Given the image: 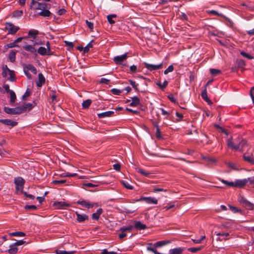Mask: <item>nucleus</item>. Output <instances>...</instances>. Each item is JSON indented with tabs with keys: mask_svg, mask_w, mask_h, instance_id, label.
<instances>
[{
	"mask_svg": "<svg viewBox=\"0 0 254 254\" xmlns=\"http://www.w3.org/2000/svg\"><path fill=\"white\" fill-rule=\"evenodd\" d=\"M38 44L37 43L34 42L33 45H25L23 46V49L25 51L29 52L34 57L37 56L38 54L41 56H45L47 54V49L43 47H40L37 50L36 49L35 46Z\"/></svg>",
	"mask_w": 254,
	"mask_h": 254,
	"instance_id": "1",
	"label": "nucleus"
},
{
	"mask_svg": "<svg viewBox=\"0 0 254 254\" xmlns=\"http://www.w3.org/2000/svg\"><path fill=\"white\" fill-rule=\"evenodd\" d=\"M238 201L245 207L249 210L254 208V204L247 200L244 197L240 196L238 198Z\"/></svg>",
	"mask_w": 254,
	"mask_h": 254,
	"instance_id": "2",
	"label": "nucleus"
},
{
	"mask_svg": "<svg viewBox=\"0 0 254 254\" xmlns=\"http://www.w3.org/2000/svg\"><path fill=\"white\" fill-rule=\"evenodd\" d=\"M3 110L5 113L9 115H19L22 114V110L20 107H17L14 108L4 107Z\"/></svg>",
	"mask_w": 254,
	"mask_h": 254,
	"instance_id": "3",
	"label": "nucleus"
},
{
	"mask_svg": "<svg viewBox=\"0 0 254 254\" xmlns=\"http://www.w3.org/2000/svg\"><path fill=\"white\" fill-rule=\"evenodd\" d=\"M5 29L8 31V34L13 35L17 32L19 29V28L17 26H14L11 22H6L5 23Z\"/></svg>",
	"mask_w": 254,
	"mask_h": 254,
	"instance_id": "4",
	"label": "nucleus"
},
{
	"mask_svg": "<svg viewBox=\"0 0 254 254\" xmlns=\"http://www.w3.org/2000/svg\"><path fill=\"white\" fill-rule=\"evenodd\" d=\"M25 182V180L22 177L15 178L14 183L16 185V190L18 191L19 190H23Z\"/></svg>",
	"mask_w": 254,
	"mask_h": 254,
	"instance_id": "5",
	"label": "nucleus"
},
{
	"mask_svg": "<svg viewBox=\"0 0 254 254\" xmlns=\"http://www.w3.org/2000/svg\"><path fill=\"white\" fill-rule=\"evenodd\" d=\"M144 64L145 67L149 71H152L153 70H157L158 69H161L163 67V63H161L158 64H148L144 62Z\"/></svg>",
	"mask_w": 254,
	"mask_h": 254,
	"instance_id": "6",
	"label": "nucleus"
},
{
	"mask_svg": "<svg viewBox=\"0 0 254 254\" xmlns=\"http://www.w3.org/2000/svg\"><path fill=\"white\" fill-rule=\"evenodd\" d=\"M249 182V178L248 179L236 180L234 182V188H243Z\"/></svg>",
	"mask_w": 254,
	"mask_h": 254,
	"instance_id": "7",
	"label": "nucleus"
},
{
	"mask_svg": "<svg viewBox=\"0 0 254 254\" xmlns=\"http://www.w3.org/2000/svg\"><path fill=\"white\" fill-rule=\"evenodd\" d=\"M0 123L4 125L10 127H15L18 124L17 122L13 121L10 119H0Z\"/></svg>",
	"mask_w": 254,
	"mask_h": 254,
	"instance_id": "8",
	"label": "nucleus"
},
{
	"mask_svg": "<svg viewBox=\"0 0 254 254\" xmlns=\"http://www.w3.org/2000/svg\"><path fill=\"white\" fill-rule=\"evenodd\" d=\"M78 204L81 205L82 207L89 208L94 206V203H91L88 201L80 199L77 201Z\"/></svg>",
	"mask_w": 254,
	"mask_h": 254,
	"instance_id": "9",
	"label": "nucleus"
},
{
	"mask_svg": "<svg viewBox=\"0 0 254 254\" xmlns=\"http://www.w3.org/2000/svg\"><path fill=\"white\" fill-rule=\"evenodd\" d=\"M243 158L245 161L252 165H254V157L252 154L244 153Z\"/></svg>",
	"mask_w": 254,
	"mask_h": 254,
	"instance_id": "10",
	"label": "nucleus"
},
{
	"mask_svg": "<svg viewBox=\"0 0 254 254\" xmlns=\"http://www.w3.org/2000/svg\"><path fill=\"white\" fill-rule=\"evenodd\" d=\"M140 200H144L149 204H157L158 202L157 200L155 198L152 197H141L139 199H138L136 201Z\"/></svg>",
	"mask_w": 254,
	"mask_h": 254,
	"instance_id": "11",
	"label": "nucleus"
},
{
	"mask_svg": "<svg viewBox=\"0 0 254 254\" xmlns=\"http://www.w3.org/2000/svg\"><path fill=\"white\" fill-rule=\"evenodd\" d=\"M127 54H125L121 56H116L114 58V61L117 64H121L122 62L127 58Z\"/></svg>",
	"mask_w": 254,
	"mask_h": 254,
	"instance_id": "12",
	"label": "nucleus"
},
{
	"mask_svg": "<svg viewBox=\"0 0 254 254\" xmlns=\"http://www.w3.org/2000/svg\"><path fill=\"white\" fill-rule=\"evenodd\" d=\"M54 205L58 209H64L69 206V204L64 201L55 202Z\"/></svg>",
	"mask_w": 254,
	"mask_h": 254,
	"instance_id": "13",
	"label": "nucleus"
},
{
	"mask_svg": "<svg viewBox=\"0 0 254 254\" xmlns=\"http://www.w3.org/2000/svg\"><path fill=\"white\" fill-rule=\"evenodd\" d=\"M45 82V78L42 73L38 74V80L36 82V85L38 87H41Z\"/></svg>",
	"mask_w": 254,
	"mask_h": 254,
	"instance_id": "14",
	"label": "nucleus"
},
{
	"mask_svg": "<svg viewBox=\"0 0 254 254\" xmlns=\"http://www.w3.org/2000/svg\"><path fill=\"white\" fill-rule=\"evenodd\" d=\"M131 102L129 105L131 107H137L140 104L139 99L137 96H134L131 98Z\"/></svg>",
	"mask_w": 254,
	"mask_h": 254,
	"instance_id": "15",
	"label": "nucleus"
},
{
	"mask_svg": "<svg viewBox=\"0 0 254 254\" xmlns=\"http://www.w3.org/2000/svg\"><path fill=\"white\" fill-rule=\"evenodd\" d=\"M201 95L202 98L204 101H205L208 104L211 105L212 104L211 101L208 97L207 90L206 88H205V89L202 91Z\"/></svg>",
	"mask_w": 254,
	"mask_h": 254,
	"instance_id": "16",
	"label": "nucleus"
},
{
	"mask_svg": "<svg viewBox=\"0 0 254 254\" xmlns=\"http://www.w3.org/2000/svg\"><path fill=\"white\" fill-rule=\"evenodd\" d=\"M75 213L77 216V221L79 223L83 222L88 219V215L86 214H81L77 212H76Z\"/></svg>",
	"mask_w": 254,
	"mask_h": 254,
	"instance_id": "17",
	"label": "nucleus"
},
{
	"mask_svg": "<svg viewBox=\"0 0 254 254\" xmlns=\"http://www.w3.org/2000/svg\"><path fill=\"white\" fill-rule=\"evenodd\" d=\"M184 248L182 247L172 249L169 250V254H182Z\"/></svg>",
	"mask_w": 254,
	"mask_h": 254,
	"instance_id": "18",
	"label": "nucleus"
},
{
	"mask_svg": "<svg viewBox=\"0 0 254 254\" xmlns=\"http://www.w3.org/2000/svg\"><path fill=\"white\" fill-rule=\"evenodd\" d=\"M114 113V111H109L105 112H103L100 114H98V117L99 118H104L106 117H109L112 116Z\"/></svg>",
	"mask_w": 254,
	"mask_h": 254,
	"instance_id": "19",
	"label": "nucleus"
},
{
	"mask_svg": "<svg viewBox=\"0 0 254 254\" xmlns=\"http://www.w3.org/2000/svg\"><path fill=\"white\" fill-rule=\"evenodd\" d=\"M39 34V32L37 30L31 29L28 31V36L30 38L35 39Z\"/></svg>",
	"mask_w": 254,
	"mask_h": 254,
	"instance_id": "20",
	"label": "nucleus"
},
{
	"mask_svg": "<svg viewBox=\"0 0 254 254\" xmlns=\"http://www.w3.org/2000/svg\"><path fill=\"white\" fill-rule=\"evenodd\" d=\"M20 107L22 110V113H23L26 111L27 109L28 110H31L33 106L32 103H27L24 104L22 106H20Z\"/></svg>",
	"mask_w": 254,
	"mask_h": 254,
	"instance_id": "21",
	"label": "nucleus"
},
{
	"mask_svg": "<svg viewBox=\"0 0 254 254\" xmlns=\"http://www.w3.org/2000/svg\"><path fill=\"white\" fill-rule=\"evenodd\" d=\"M24 68L27 71H30L32 72L33 74H36L37 72V69L36 67L32 64H28L27 65H25L24 67Z\"/></svg>",
	"mask_w": 254,
	"mask_h": 254,
	"instance_id": "22",
	"label": "nucleus"
},
{
	"mask_svg": "<svg viewBox=\"0 0 254 254\" xmlns=\"http://www.w3.org/2000/svg\"><path fill=\"white\" fill-rule=\"evenodd\" d=\"M247 145V141L245 139H242V140L239 144H236V146H238L239 147L238 150L240 151V152H243V148Z\"/></svg>",
	"mask_w": 254,
	"mask_h": 254,
	"instance_id": "23",
	"label": "nucleus"
},
{
	"mask_svg": "<svg viewBox=\"0 0 254 254\" xmlns=\"http://www.w3.org/2000/svg\"><path fill=\"white\" fill-rule=\"evenodd\" d=\"M134 227L138 230H144L147 228L146 225L142 223L140 221H136Z\"/></svg>",
	"mask_w": 254,
	"mask_h": 254,
	"instance_id": "24",
	"label": "nucleus"
},
{
	"mask_svg": "<svg viewBox=\"0 0 254 254\" xmlns=\"http://www.w3.org/2000/svg\"><path fill=\"white\" fill-rule=\"evenodd\" d=\"M102 212L103 209L102 208H99L97 210L96 212L92 214V218L96 220H98L100 215L102 213Z\"/></svg>",
	"mask_w": 254,
	"mask_h": 254,
	"instance_id": "25",
	"label": "nucleus"
},
{
	"mask_svg": "<svg viewBox=\"0 0 254 254\" xmlns=\"http://www.w3.org/2000/svg\"><path fill=\"white\" fill-rule=\"evenodd\" d=\"M227 145L231 149L235 151L238 150V147L236 146V145L234 144L232 138H230L227 140Z\"/></svg>",
	"mask_w": 254,
	"mask_h": 254,
	"instance_id": "26",
	"label": "nucleus"
},
{
	"mask_svg": "<svg viewBox=\"0 0 254 254\" xmlns=\"http://www.w3.org/2000/svg\"><path fill=\"white\" fill-rule=\"evenodd\" d=\"M236 64L239 68H242V69L244 68V67L246 65L245 61L242 59L236 60Z\"/></svg>",
	"mask_w": 254,
	"mask_h": 254,
	"instance_id": "27",
	"label": "nucleus"
},
{
	"mask_svg": "<svg viewBox=\"0 0 254 254\" xmlns=\"http://www.w3.org/2000/svg\"><path fill=\"white\" fill-rule=\"evenodd\" d=\"M169 243H170L169 241H158V242H156L154 244L153 246L155 248H159V247H161L162 246H164L168 244Z\"/></svg>",
	"mask_w": 254,
	"mask_h": 254,
	"instance_id": "28",
	"label": "nucleus"
},
{
	"mask_svg": "<svg viewBox=\"0 0 254 254\" xmlns=\"http://www.w3.org/2000/svg\"><path fill=\"white\" fill-rule=\"evenodd\" d=\"M16 52L17 51L13 50H12L9 52L8 59L11 63H13L15 61Z\"/></svg>",
	"mask_w": 254,
	"mask_h": 254,
	"instance_id": "29",
	"label": "nucleus"
},
{
	"mask_svg": "<svg viewBox=\"0 0 254 254\" xmlns=\"http://www.w3.org/2000/svg\"><path fill=\"white\" fill-rule=\"evenodd\" d=\"M137 171L142 175L149 178L150 177V175L151 174L150 172L146 171L143 169L140 168L137 169Z\"/></svg>",
	"mask_w": 254,
	"mask_h": 254,
	"instance_id": "30",
	"label": "nucleus"
},
{
	"mask_svg": "<svg viewBox=\"0 0 254 254\" xmlns=\"http://www.w3.org/2000/svg\"><path fill=\"white\" fill-rule=\"evenodd\" d=\"M10 249L7 250V252L10 254H15L18 252V249L13 245V244L10 245Z\"/></svg>",
	"mask_w": 254,
	"mask_h": 254,
	"instance_id": "31",
	"label": "nucleus"
},
{
	"mask_svg": "<svg viewBox=\"0 0 254 254\" xmlns=\"http://www.w3.org/2000/svg\"><path fill=\"white\" fill-rule=\"evenodd\" d=\"M9 93L10 98L9 102L10 103L12 104L15 102V100L16 99V96L15 92L13 90L10 91V92H9Z\"/></svg>",
	"mask_w": 254,
	"mask_h": 254,
	"instance_id": "32",
	"label": "nucleus"
},
{
	"mask_svg": "<svg viewBox=\"0 0 254 254\" xmlns=\"http://www.w3.org/2000/svg\"><path fill=\"white\" fill-rule=\"evenodd\" d=\"M218 179L223 184L226 185L227 186L234 188V182H229L228 181L225 180L221 179V178H219Z\"/></svg>",
	"mask_w": 254,
	"mask_h": 254,
	"instance_id": "33",
	"label": "nucleus"
},
{
	"mask_svg": "<svg viewBox=\"0 0 254 254\" xmlns=\"http://www.w3.org/2000/svg\"><path fill=\"white\" fill-rule=\"evenodd\" d=\"M92 103V101L90 99H87L84 101L82 104V108L83 109L88 108Z\"/></svg>",
	"mask_w": 254,
	"mask_h": 254,
	"instance_id": "34",
	"label": "nucleus"
},
{
	"mask_svg": "<svg viewBox=\"0 0 254 254\" xmlns=\"http://www.w3.org/2000/svg\"><path fill=\"white\" fill-rule=\"evenodd\" d=\"M9 235L11 236L24 237L26 234L22 232H14L10 233Z\"/></svg>",
	"mask_w": 254,
	"mask_h": 254,
	"instance_id": "35",
	"label": "nucleus"
},
{
	"mask_svg": "<svg viewBox=\"0 0 254 254\" xmlns=\"http://www.w3.org/2000/svg\"><path fill=\"white\" fill-rule=\"evenodd\" d=\"M19 46L17 45L16 43H15V42L14 41L12 43H10L7 44H6L4 46V48L5 50H7L9 48H12L14 47H18Z\"/></svg>",
	"mask_w": 254,
	"mask_h": 254,
	"instance_id": "36",
	"label": "nucleus"
},
{
	"mask_svg": "<svg viewBox=\"0 0 254 254\" xmlns=\"http://www.w3.org/2000/svg\"><path fill=\"white\" fill-rule=\"evenodd\" d=\"M202 248V247H199L197 248H188V251L190 253L195 254L200 251Z\"/></svg>",
	"mask_w": 254,
	"mask_h": 254,
	"instance_id": "37",
	"label": "nucleus"
},
{
	"mask_svg": "<svg viewBox=\"0 0 254 254\" xmlns=\"http://www.w3.org/2000/svg\"><path fill=\"white\" fill-rule=\"evenodd\" d=\"M134 228L133 226L130 225L127 227H122L120 228V231L122 232H125V231H131Z\"/></svg>",
	"mask_w": 254,
	"mask_h": 254,
	"instance_id": "38",
	"label": "nucleus"
},
{
	"mask_svg": "<svg viewBox=\"0 0 254 254\" xmlns=\"http://www.w3.org/2000/svg\"><path fill=\"white\" fill-rule=\"evenodd\" d=\"M117 17L116 15L115 14H111L107 16V20L111 24H113L115 23V21L113 19V18H116Z\"/></svg>",
	"mask_w": 254,
	"mask_h": 254,
	"instance_id": "39",
	"label": "nucleus"
},
{
	"mask_svg": "<svg viewBox=\"0 0 254 254\" xmlns=\"http://www.w3.org/2000/svg\"><path fill=\"white\" fill-rule=\"evenodd\" d=\"M93 42V40H92L90 41L86 47H84L83 49V52L84 53H88L89 51L90 48H92L93 47V44L92 42Z\"/></svg>",
	"mask_w": 254,
	"mask_h": 254,
	"instance_id": "40",
	"label": "nucleus"
},
{
	"mask_svg": "<svg viewBox=\"0 0 254 254\" xmlns=\"http://www.w3.org/2000/svg\"><path fill=\"white\" fill-rule=\"evenodd\" d=\"M75 252V251H66L59 250L56 251L57 254H74Z\"/></svg>",
	"mask_w": 254,
	"mask_h": 254,
	"instance_id": "41",
	"label": "nucleus"
},
{
	"mask_svg": "<svg viewBox=\"0 0 254 254\" xmlns=\"http://www.w3.org/2000/svg\"><path fill=\"white\" fill-rule=\"evenodd\" d=\"M128 81L130 85L134 89V90L137 92H139V89L138 88V84L136 83L134 81H133L132 80H129Z\"/></svg>",
	"mask_w": 254,
	"mask_h": 254,
	"instance_id": "42",
	"label": "nucleus"
},
{
	"mask_svg": "<svg viewBox=\"0 0 254 254\" xmlns=\"http://www.w3.org/2000/svg\"><path fill=\"white\" fill-rule=\"evenodd\" d=\"M121 182L126 188L129 190H132L133 189V187L127 181L122 180L121 181Z\"/></svg>",
	"mask_w": 254,
	"mask_h": 254,
	"instance_id": "43",
	"label": "nucleus"
},
{
	"mask_svg": "<svg viewBox=\"0 0 254 254\" xmlns=\"http://www.w3.org/2000/svg\"><path fill=\"white\" fill-rule=\"evenodd\" d=\"M210 72L212 75H216L221 73V71L220 70L215 68H210Z\"/></svg>",
	"mask_w": 254,
	"mask_h": 254,
	"instance_id": "44",
	"label": "nucleus"
},
{
	"mask_svg": "<svg viewBox=\"0 0 254 254\" xmlns=\"http://www.w3.org/2000/svg\"><path fill=\"white\" fill-rule=\"evenodd\" d=\"M23 15L22 10H16L13 12V16L14 17H20Z\"/></svg>",
	"mask_w": 254,
	"mask_h": 254,
	"instance_id": "45",
	"label": "nucleus"
},
{
	"mask_svg": "<svg viewBox=\"0 0 254 254\" xmlns=\"http://www.w3.org/2000/svg\"><path fill=\"white\" fill-rule=\"evenodd\" d=\"M123 91V90H120L116 88H113L111 90V92L114 95H119Z\"/></svg>",
	"mask_w": 254,
	"mask_h": 254,
	"instance_id": "46",
	"label": "nucleus"
},
{
	"mask_svg": "<svg viewBox=\"0 0 254 254\" xmlns=\"http://www.w3.org/2000/svg\"><path fill=\"white\" fill-rule=\"evenodd\" d=\"M156 137L160 139L162 138L160 130L159 128V127L158 125L156 126Z\"/></svg>",
	"mask_w": 254,
	"mask_h": 254,
	"instance_id": "47",
	"label": "nucleus"
},
{
	"mask_svg": "<svg viewBox=\"0 0 254 254\" xmlns=\"http://www.w3.org/2000/svg\"><path fill=\"white\" fill-rule=\"evenodd\" d=\"M8 74L9 75V77L8 78V79L9 80L11 81H13L15 79V75L14 71L13 70H9L8 72Z\"/></svg>",
	"mask_w": 254,
	"mask_h": 254,
	"instance_id": "48",
	"label": "nucleus"
},
{
	"mask_svg": "<svg viewBox=\"0 0 254 254\" xmlns=\"http://www.w3.org/2000/svg\"><path fill=\"white\" fill-rule=\"evenodd\" d=\"M168 84V82L167 80H165L163 84H161V83H157V85L162 90L165 88L167 86Z\"/></svg>",
	"mask_w": 254,
	"mask_h": 254,
	"instance_id": "49",
	"label": "nucleus"
},
{
	"mask_svg": "<svg viewBox=\"0 0 254 254\" xmlns=\"http://www.w3.org/2000/svg\"><path fill=\"white\" fill-rule=\"evenodd\" d=\"M31 94V91L29 89H27L26 92L24 93V94L22 96V100H25L26 98H27L30 96Z\"/></svg>",
	"mask_w": 254,
	"mask_h": 254,
	"instance_id": "50",
	"label": "nucleus"
},
{
	"mask_svg": "<svg viewBox=\"0 0 254 254\" xmlns=\"http://www.w3.org/2000/svg\"><path fill=\"white\" fill-rule=\"evenodd\" d=\"M228 167L231 168L233 170H238V166L235 163H229L228 164Z\"/></svg>",
	"mask_w": 254,
	"mask_h": 254,
	"instance_id": "51",
	"label": "nucleus"
},
{
	"mask_svg": "<svg viewBox=\"0 0 254 254\" xmlns=\"http://www.w3.org/2000/svg\"><path fill=\"white\" fill-rule=\"evenodd\" d=\"M152 245V243L147 244V250L150 252H152L155 254L157 251L154 248L151 247Z\"/></svg>",
	"mask_w": 254,
	"mask_h": 254,
	"instance_id": "52",
	"label": "nucleus"
},
{
	"mask_svg": "<svg viewBox=\"0 0 254 254\" xmlns=\"http://www.w3.org/2000/svg\"><path fill=\"white\" fill-rule=\"evenodd\" d=\"M174 70V66L173 65H170L168 66V67L164 70V73L165 74H167L168 73L172 72Z\"/></svg>",
	"mask_w": 254,
	"mask_h": 254,
	"instance_id": "53",
	"label": "nucleus"
},
{
	"mask_svg": "<svg viewBox=\"0 0 254 254\" xmlns=\"http://www.w3.org/2000/svg\"><path fill=\"white\" fill-rule=\"evenodd\" d=\"M240 54H241V55L242 56H243V57H244L245 58H248L249 60H251V59H253L254 58L253 56H252L251 55L247 54V53H246V52H245L244 51L241 52Z\"/></svg>",
	"mask_w": 254,
	"mask_h": 254,
	"instance_id": "54",
	"label": "nucleus"
},
{
	"mask_svg": "<svg viewBox=\"0 0 254 254\" xmlns=\"http://www.w3.org/2000/svg\"><path fill=\"white\" fill-rule=\"evenodd\" d=\"M83 186L84 187H86V188H91V187L94 188V187H96L98 186L97 185L93 184H92L91 183H84V184H83Z\"/></svg>",
	"mask_w": 254,
	"mask_h": 254,
	"instance_id": "55",
	"label": "nucleus"
},
{
	"mask_svg": "<svg viewBox=\"0 0 254 254\" xmlns=\"http://www.w3.org/2000/svg\"><path fill=\"white\" fill-rule=\"evenodd\" d=\"M229 207L230 210L233 211L234 213H237V212H242L241 210L238 209L236 207L232 206L231 205H229Z\"/></svg>",
	"mask_w": 254,
	"mask_h": 254,
	"instance_id": "56",
	"label": "nucleus"
},
{
	"mask_svg": "<svg viewBox=\"0 0 254 254\" xmlns=\"http://www.w3.org/2000/svg\"><path fill=\"white\" fill-rule=\"evenodd\" d=\"M66 182V180H55L53 181V184L57 185V184H63L65 183Z\"/></svg>",
	"mask_w": 254,
	"mask_h": 254,
	"instance_id": "57",
	"label": "nucleus"
},
{
	"mask_svg": "<svg viewBox=\"0 0 254 254\" xmlns=\"http://www.w3.org/2000/svg\"><path fill=\"white\" fill-rule=\"evenodd\" d=\"M64 43H65V45L66 46H67L70 49H72L74 47V45L73 44L72 42H69V41H65L64 42Z\"/></svg>",
	"mask_w": 254,
	"mask_h": 254,
	"instance_id": "58",
	"label": "nucleus"
},
{
	"mask_svg": "<svg viewBox=\"0 0 254 254\" xmlns=\"http://www.w3.org/2000/svg\"><path fill=\"white\" fill-rule=\"evenodd\" d=\"M25 243H26V242L23 240H19V241H17L15 243H13V245L16 247L19 246H21L22 245L24 244Z\"/></svg>",
	"mask_w": 254,
	"mask_h": 254,
	"instance_id": "59",
	"label": "nucleus"
},
{
	"mask_svg": "<svg viewBox=\"0 0 254 254\" xmlns=\"http://www.w3.org/2000/svg\"><path fill=\"white\" fill-rule=\"evenodd\" d=\"M168 98L172 103L175 104L178 103L176 99L174 97V96L172 94L169 95L168 96Z\"/></svg>",
	"mask_w": 254,
	"mask_h": 254,
	"instance_id": "60",
	"label": "nucleus"
},
{
	"mask_svg": "<svg viewBox=\"0 0 254 254\" xmlns=\"http://www.w3.org/2000/svg\"><path fill=\"white\" fill-rule=\"evenodd\" d=\"M85 22H86V24L87 25V26L88 27V28L92 30L93 29V27H94V24L92 22H90V21H88L87 20H86L85 21Z\"/></svg>",
	"mask_w": 254,
	"mask_h": 254,
	"instance_id": "61",
	"label": "nucleus"
},
{
	"mask_svg": "<svg viewBox=\"0 0 254 254\" xmlns=\"http://www.w3.org/2000/svg\"><path fill=\"white\" fill-rule=\"evenodd\" d=\"M25 209L26 210H30V209H36L37 207L36 205H25Z\"/></svg>",
	"mask_w": 254,
	"mask_h": 254,
	"instance_id": "62",
	"label": "nucleus"
},
{
	"mask_svg": "<svg viewBox=\"0 0 254 254\" xmlns=\"http://www.w3.org/2000/svg\"><path fill=\"white\" fill-rule=\"evenodd\" d=\"M126 110L129 112L133 113V114H135V115H138L139 113L138 111L134 110H132V109L128 108H126Z\"/></svg>",
	"mask_w": 254,
	"mask_h": 254,
	"instance_id": "63",
	"label": "nucleus"
},
{
	"mask_svg": "<svg viewBox=\"0 0 254 254\" xmlns=\"http://www.w3.org/2000/svg\"><path fill=\"white\" fill-rule=\"evenodd\" d=\"M110 82V80L106 79L105 78H102L100 80V83H104L106 84H108Z\"/></svg>",
	"mask_w": 254,
	"mask_h": 254,
	"instance_id": "64",
	"label": "nucleus"
}]
</instances>
